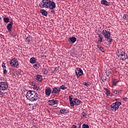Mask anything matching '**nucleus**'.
Here are the masks:
<instances>
[{"label":"nucleus","instance_id":"obj_1","mask_svg":"<svg viewBox=\"0 0 128 128\" xmlns=\"http://www.w3.org/2000/svg\"><path fill=\"white\" fill-rule=\"evenodd\" d=\"M39 6L42 8H50V10H54V8H56V2L50 0H42V2H40Z\"/></svg>","mask_w":128,"mask_h":128},{"label":"nucleus","instance_id":"obj_2","mask_svg":"<svg viewBox=\"0 0 128 128\" xmlns=\"http://www.w3.org/2000/svg\"><path fill=\"white\" fill-rule=\"evenodd\" d=\"M26 98L30 102H38L40 98L38 94L34 90H28L26 94Z\"/></svg>","mask_w":128,"mask_h":128},{"label":"nucleus","instance_id":"obj_3","mask_svg":"<svg viewBox=\"0 0 128 128\" xmlns=\"http://www.w3.org/2000/svg\"><path fill=\"white\" fill-rule=\"evenodd\" d=\"M8 88V83L6 82H2V80L0 81V94H4V92H2L7 90Z\"/></svg>","mask_w":128,"mask_h":128},{"label":"nucleus","instance_id":"obj_4","mask_svg":"<svg viewBox=\"0 0 128 128\" xmlns=\"http://www.w3.org/2000/svg\"><path fill=\"white\" fill-rule=\"evenodd\" d=\"M120 106H122V102H116L110 106V110L112 112H116Z\"/></svg>","mask_w":128,"mask_h":128},{"label":"nucleus","instance_id":"obj_5","mask_svg":"<svg viewBox=\"0 0 128 128\" xmlns=\"http://www.w3.org/2000/svg\"><path fill=\"white\" fill-rule=\"evenodd\" d=\"M10 64L12 68H18V60L16 58H13L10 60Z\"/></svg>","mask_w":128,"mask_h":128},{"label":"nucleus","instance_id":"obj_6","mask_svg":"<svg viewBox=\"0 0 128 128\" xmlns=\"http://www.w3.org/2000/svg\"><path fill=\"white\" fill-rule=\"evenodd\" d=\"M102 34L104 36V38H110V32L106 30H104L102 31Z\"/></svg>","mask_w":128,"mask_h":128},{"label":"nucleus","instance_id":"obj_7","mask_svg":"<svg viewBox=\"0 0 128 128\" xmlns=\"http://www.w3.org/2000/svg\"><path fill=\"white\" fill-rule=\"evenodd\" d=\"M60 90L58 86H56L52 88V94H60Z\"/></svg>","mask_w":128,"mask_h":128},{"label":"nucleus","instance_id":"obj_8","mask_svg":"<svg viewBox=\"0 0 128 128\" xmlns=\"http://www.w3.org/2000/svg\"><path fill=\"white\" fill-rule=\"evenodd\" d=\"M68 98H69L70 104L71 106H74V104L76 103V102L78 100V99L77 98H75L72 101V95L70 96H68Z\"/></svg>","mask_w":128,"mask_h":128},{"label":"nucleus","instance_id":"obj_9","mask_svg":"<svg viewBox=\"0 0 128 128\" xmlns=\"http://www.w3.org/2000/svg\"><path fill=\"white\" fill-rule=\"evenodd\" d=\"M76 74L77 78H78L80 76H82L84 72H82V70L80 69V68H77L76 70Z\"/></svg>","mask_w":128,"mask_h":128},{"label":"nucleus","instance_id":"obj_10","mask_svg":"<svg viewBox=\"0 0 128 128\" xmlns=\"http://www.w3.org/2000/svg\"><path fill=\"white\" fill-rule=\"evenodd\" d=\"M34 78L36 82H42V76L41 75L36 74L34 76Z\"/></svg>","mask_w":128,"mask_h":128},{"label":"nucleus","instance_id":"obj_11","mask_svg":"<svg viewBox=\"0 0 128 128\" xmlns=\"http://www.w3.org/2000/svg\"><path fill=\"white\" fill-rule=\"evenodd\" d=\"M12 24H14V23H12V22H10V23L7 24L6 28L7 30H8L9 32H10V30H12Z\"/></svg>","mask_w":128,"mask_h":128},{"label":"nucleus","instance_id":"obj_12","mask_svg":"<svg viewBox=\"0 0 128 128\" xmlns=\"http://www.w3.org/2000/svg\"><path fill=\"white\" fill-rule=\"evenodd\" d=\"M52 90L50 88H48L45 90V94L46 96H50V94H52Z\"/></svg>","mask_w":128,"mask_h":128},{"label":"nucleus","instance_id":"obj_13","mask_svg":"<svg viewBox=\"0 0 128 128\" xmlns=\"http://www.w3.org/2000/svg\"><path fill=\"white\" fill-rule=\"evenodd\" d=\"M68 42L72 44H74L76 42V38L72 36L68 39Z\"/></svg>","mask_w":128,"mask_h":128},{"label":"nucleus","instance_id":"obj_14","mask_svg":"<svg viewBox=\"0 0 128 128\" xmlns=\"http://www.w3.org/2000/svg\"><path fill=\"white\" fill-rule=\"evenodd\" d=\"M60 114H66L70 112L68 110H66V109H61L60 110Z\"/></svg>","mask_w":128,"mask_h":128},{"label":"nucleus","instance_id":"obj_15","mask_svg":"<svg viewBox=\"0 0 128 128\" xmlns=\"http://www.w3.org/2000/svg\"><path fill=\"white\" fill-rule=\"evenodd\" d=\"M101 4H103L104 6H110V2H108L106 0H102L101 1Z\"/></svg>","mask_w":128,"mask_h":128},{"label":"nucleus","instance_id":"obj_16","mask_svg":"<svg viewBox=\"0 0 128 128\" xmlns=\"http://www.w3.org/2000/svg\"><path fill=\"white\" fill-rule=\"evenodd\" d=\"M40 12L42 16H48V12H46V10L44 9H41L40 10Z\"/></svg>","mask_w":128,"mask_h":128},{"label":"nucleus","instance_id":"obj_17","mask_svg":"<svg viewBox=\"0 0 128 128\" xmlns=\"http://www.w3.org/2000/svg\"><path fill=\"white\" fill-rule=\"evenodd\" d=\"M112 69H106V76H110V74H112Z\"/></svg>","mask_w":128,"mask_h":128},{"label":"nucleus","instance_id":"obj_18","mask_svg":"<svg viewBox=\"0 0 128 128\" xmlns=\"http://www.w3.org/2000/svg\"><path fill=\"white\" fill-rule=\"evenodd\" d=\"M118 80L117 79L114 78L112 80V84L113 86H118L116 84L118 83Z\"/></svg>","mask_w":128,"mask_h":128},{"label":"nucleus","instance_id":"obj_19","mask_svg":"<svg viewBox=\"0 0 128 128\" xmlns=\"http://www.w3.org/2000/svg\"><path fill=\"white\" fill-rule=\"evenodd\" d=\"M30 36L25 38V42H28V44H30Z\"/></svg>","mask_w":128,"mask_h":128},{"label":"nucleus","instance_id":"obj_20","mask_svg":"<svg viewBox=\"0 0 128 128\" xmlns=\"http://www.w3.org/2000/svg\"><path fill=\"white\" fill-rule=\"evenodd\" d=\"M3 20L4 22L6 24L10 22V18H8V17H4L3 18Z\"/></svg>","mask_w":128,"mask_h":128},{"label":"nucleus","instance_id":"obj_21","mask_svg":"<svg viewBox=\"0 0 128 128\" xmlns=\"http://www.w3.org/2000/svg\"><path fill=\"white\" fill-rule=\"evenodd\" d=\"M128 58V55L125 54L124 56H122L120 57V59L122 60H126Z\"/></svg>","mask_w":128,"mask_h":128},{"label":"nucleus","instance_id":"obj_22","mask_svg":"<svg viewBox=\"0 0 128 128\" xmlns=\"http://www.w3.org/2000/svg\"><path fill=\"white\" fill-rule=\"evenodd\" d=\"M101 79L103 82H106V76L104 75H102L101 76Z\"/></svg>","mask_w":128,"mask_h":128},{"label":"nucleus","instance_id":"obj_23","mask_svg":"<svg viewBox=\"0 0 128 128\" xmlns=\"http://www.w3.org/2000/svg\"><path fill=\"white\" fill-rule=\"evenodd\" d=\"M49 106H54V99L52 100H48V102Z\"/></svg>","mask_w":128,"mask_h":128},{"label":"nucleus","instance_id":"obj_24","mask_svg":"<svg viewBox=\"0 0 128 128\" xmlns=\"http://www.w3.org/2000/svg\"><path fill=\"white\" fill-rule=\"evenodd\" d=\"M40 64L36 62V64L34 66V68H36V70H38L40 68Z\"/></svg>","mask_w":128,"mask_h":128},{"label":"nucleus","instance_id":"obj_25","mask_svg":"<svg viewBox=\"0 0 128 128\" xmlns=\"http://www.w3.org/2000/svg\"><path fill=\"white\" fill-rule=\"evenodd\" d=\"M59 88H60V90H66L68 88L64 85H62L59 87Z\"/></svg>","mask_w":128,"mask_h":128},{"label":"nucleus","instance_id":"obj_26","mask_svg":"<svg viewBox=\"0 0 128 128\" xmlns=\"http://www.w3.org/2000/svg\"><path fill=\"white\" fill-rule=\"evenodd\" d=\"M30 64H35L36 63V58H32L30 59Z\"/></svg>","mask_w":128,"mask_h":128},{"label":"nucleus","instance_id":"obj_27","mask_svg":"<svg viewBox=\"0 0 128 128\" xmlns=\"http://www.w3.org/2000/svg\"><path fill=\"white\" fill-rule=\"evenodd\" d=\"M98 36L100 38V42H102V33L98 34Z\"/></svg>","mask_w":128,"mask_h":128},{"label":"nucleus","instance_id":"obj_28","mask_svg":"<svg viewBox=\"0 0 128 128\" xmlns=\"http://www.w3.org/2000/svg\"><path fill=\"white\" fill-rule=\"evenodd\" d=\"M16 72L18 74H20V76L24 74V72L22 70H18Z\"/></svg>","mask_w":128,"mask_h":128},{"label":"nucleus","instance_id":"obj_29","mask_svg":"<svg viewBox=\"0 0 128 128\" xmlns=\"http://www.w3.org/2000/svg\"><path fill=\"white\" fill-rule=\"evenodd\" d=\"M106 40H108V44H112V39L110 37L107 38Z\"/></svg>","mask_w":128,"mask_h":128},{"label":"nucleus","instance_id":"obj_30","mask_svg":"<svg viewBox=\"0 0 128 128\" xmlns=\"http://www.w3.org/2000/svg\"><path fill=\"white\" fill-rule=\"evenodd\" d=\"M80 102H82V101L80 100H78V99L75 102L74 104L75 106H80Z\"/></svg>","mask_w":128,"mask_h":128},{"label":"nucleus","instance_id":"obj_31","mask_svg":"<svg viewBox=\"0 0 128 128\" xmlns=\"http://www.w3.org/2000/svg\"><path fill=\"white\" fill-rule=\"evenodd\" d=\"M97 48H99L100 50H101V52H104V51H102V50H104V48L102 47V46H100V45H98Z\"/></svg>","mask_w":128,"mask_h":128},{"label":"nucleus","instance_id":"obj_32","mask_svg":"<svg viewBox=\"0 0 128 128\" xmlns=\"http://www.w3.org/2000/svg\"><path fill=\"white\" fill-rule=\"evenodd\" d=\"M82 128H90V126L88 124H84L82 125Z\"/></svg>","mask_w":128,"mask_h":128},{"label":"nucleus","instance_id":"obj_33","mask_svg":"<svg viewBox=\"0 0 128 128\" xmlns=\"http://www.w3.org/2000/svg\"><path fill=\"white\" fill-rule=\"evenodd\" d=\"M83 86H87V88H88V86H90V84H88V82H83L82 83Z\"/></svg>","mask_w":128,"mask_h":128},{"label":"nucleus","instance_id":"obj_34","mask_svg":"<svg viewBox=\"0 0 128 128\" xmlns=\"http://www.w3.org/2000/svg\"><path fill=\"white\" fill-rule=\"evenodd\" d=\"M123 18H124V20H128V14H124V16H123Z\"/></svg>","mask_w":128,"mask_h":128},{"label":"nucleus","instance_id":"obj_35","mask_svg":"<svg viewBox=\"0 0 128 128\" xmlns=\"http://www.w3.org/2000/svg\"><path fill=\"white\" fill-rule=\"evenodd\" d=\"M44 74L46 75L48 74V71L46 69H44L43 70Z\"/></svg>","mask_w":128,"mask_h":128},{"label":"nucleus","instance_id":"obj_36","mask_svg":"<svg viewBox=\"0 0 128 128\" xmlns=\"http://www.w3.org/2000/svg\"><path fill=\"white\" fill-rule=\"evenodd\" d=\"M113 92V94H114V96H118V91H116V90H114Z\"/></svg>","mask_w":128,"mask_h":128},{"label":"nucleus","instance_id":"obj_37","mask_svg":"<svg viewBox=\"0 0 128 128\" xmlns=\"http://www.w3.org/2000/svg\"><path fill=\"white\" fill-rule=\"evenodd\" d=\"M3 72L4 74H8V70H6V68L3 69Z\"/></svg>","mask_w":128,"mask_h":128},{"label":"nucleus","instance_id":"obj_38","mask_svg":"<svg viewBox=\"0 0 128 128\" xmlns=\"http://www.w3.org/2000/svg\"><path fill=\"white\" fill-rule=\"evenodd\" d=\"M2 68H3V70H4V68H6V64L4 63H2Z\"/></svg>","mask_w":128,"mask_h":128},{"label":"nucleus","instance_id":"obj_39","mask_svg":"<svg viewBox=\"0 0 128 128\" xmlns=\"http://www.w3.org/2000/svg\"><path fill=\"white\" fill-rule=\"evenodd\" d=\"M118 53L119 54H124V52L122 50H118Z\"/></svg>","mask_w":128,"mask_h":128},{"label":"nucleus","instance_id":"obj_40","mask_svg":"<svg viewBox=\"0 0 128 128\" xmlns=\"http://www.w3.org/2000/svg\"><path fill=\"white\" fill-rule=\"evenodd\" d=\"M54 104H58V100H54Z\"/></svg>","mask_w":128,"mask_h":128},{"label":"nucleus","instance_id":"obj_41","mask_svg":"<svg viewBox=\"0 0 128 128\" xmlns=\"http://www.w3.org/2000/svg\"><path fill=\"white\" fill-rule=\"evenodd\" d=\"M82 116L83 117L86 116V112H82Z\"/></svg>","mask_w":128,"mask_h":128},{"label":"nucleus","instance_id":"obj_42","mask_svg":"<svg viewBox=\"0 0 128 128\" xmlns=\"http://www.w3.org/2000/svg\"><path fill=\"white\" fill-rule=\"evenodd\" d=\"M34 86V87L33 88H34V90H38V86H36V84H35V86Z\"/></svg>","mask_w":128,"mask_h":128},{"label":"nucleus","instance_id":"obj_43","mask_svg":"<svg viewBox=\"0 0 128 128\" xmlns=\"http://www.w3.org/2000/svg\"><path fill=\"white\" fill-rule=\"evenodd\" d=\"M106 96H110V91H108V90H107L106 92Z\"/></svg>","mask_w":128,"mask_h":128},{"label":"nucleus","instance_id":"obj_44","mask_svg":"<svg viewBox=\"0 0 128 128\" xmlns=\"http://www.w3.org/2000/svg\"><path fill=\"white\" fill-rule=\"evenodd\" d=\"M50 12H52V14H55V12H56V11H54V10H50Z\"/></svg>","mask_w":128,"mask_h":128},{"label":"nucleus","instance_id":"obj_45","mask_svg":"<svg viewBox=\"0 0 128 128\" xmlns=\"http://www.w3.org/2000/svg\"><path fill=\"white\" fill-rule=\"evenodd\" d=\"M102 34L101 32H100V30H98V32H97V34Z\"/></svg>","mask_w":128,"mask_h":128},{"label":"nucleus","instance_id":"obj_46","mask_svg":"<svg viewBox=\"0 0 128 128\" xmlns=\"http://www.w3.org/2000/svg\"><path fill=\"white\" fill-rule=\"evenodd\" d=\"M31 84H32V86H36V84H34V82H32Z\"/></svg>","mask_w":128,"mask_h":128},{"label":"nucleus","instance_id":"obj_47","mask_svg":"<svg viewBox=\"0 0 128 128\" xmlns=\"http://www.w3.org/2000/svg\"><path fill=\"white\" fill-rule=\"evenodd\" d=\"M126 54V53H124V52H123V53H122L121 54H120L121 56H124Z\"/></svg>","mask_w":128,"mask_h":128},{"label":"nucleus","instance_id":"obj_48","mask_svg":"<svg viewBox=\"0 0 128 128\" xmlns=\"http://www.w3.org/2000/svg\"><path fill=\"white\" fill-rule=\"evenodd\" d=\"M72 128H76V125L72 126Z\"/></svg>","mask_w":128,"mask_h":128},{"label":"nucleus","instance_id":"obj_49","mask_svg":"<svg viewBox=\"0 0 128 128\" xmlns=\"http://www.w3.org/2000/svg\"><path fill=\"white\" fill-rule=\"evenodd\" d=\"M58 67H56V68H54V70L56 71V72H58Z\"/></svg>","mask_w":128,"mask_h":128},{"label":"nucleus","instance_id":"obj_50","mask_svg":"<svg viewBox=\"0 0 128 128\" xmlns=\"http://www.w3.org/2000/svg\"><path fill=\"white\" fill-rule=\"evenodd\" d=\"M123 100H128V98H126V97H124V98H123Z\"/></svg>","mask_w":128,"mask_h":128},{"label":"nucleus","instance_id":"obj_51","mask_svg":"<svg viewBox=\"0 0 128 128\" xmlns=\"http://www.w3.org/2000/svg\"><path fill=\"white\" fill-rule=\"evenodd\" d=\"M104 90L106 91L108 90V89H106V88H104Z\"/></svg>","mask_w":128,"mask_h":128},{"label":"nucleus","instance_id":"obj_52","mask_svg":"<svg viewBox=\"0 0 128 128\" xmlns=\"http://www.w3.org/2000/svg\"><path fill=\"white\" fill-rule=\"evenodd\" d=\"M120 92H122V90H119L118 92V94H120Z\"/></svg>","mask_w":128,"mask_h":128},{"label":"nucleus","instance_id":"obj_53","mask_svg":"<svg viewBox=\"0 0 128 128\" xmlns=\"http://www.w3.org/2000/svg\"><path fill=\"white\" fill-rule=\"evenodd\" d=\"M14 36L16 37V35L15 34V35Z\"/></svg>","mask_w":128,"mask_h":128},{"label":"nucleus","instance_id":"obj_54","mask_svg":"<svg viewBox=\"0 0 128 128\" xmlns=\"http://www.w3.org/2000/svg\"><path fill=\"white\" fill-rule=\"evenodd\" d=\"M78 128H82V127H80V126H79Z\"/></svg>","mask_w":128,"mask_h":128},{"label":"nucleus","instance_id":"obj_55","mask_svg":"<svg viewBox=\"0 0 128 128\" xmlns=\"http://www.w3.org/2000/svg\"><path fill=\"white\" fill-rule=\"evenodd\" d=\"M44 56V58H46V56Z\"/></svg>","mask_w":128,"mask_h":128},{"label":"nucleus","instance_id":"obj_56","mask_svg":"<svg viewBox=\"0 0 128 128\" xmlns=\"http://www.w3.org/2000/svg\"><path fill=\"white\" fill-rule=\"evenodd\" d=\"M0 20H2V18L0 17Z\"/></svg>","mask_w":128,"mask_h":128}]
</instances>
